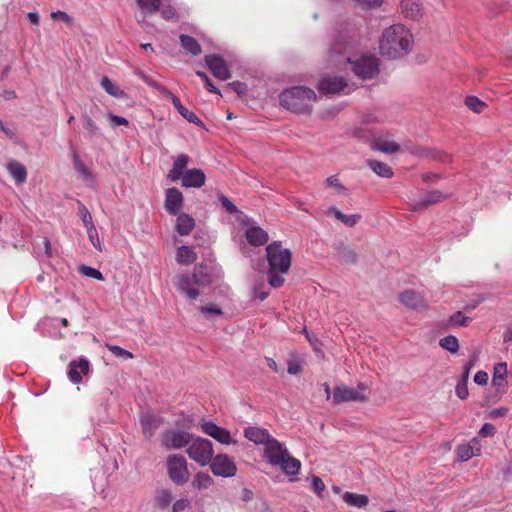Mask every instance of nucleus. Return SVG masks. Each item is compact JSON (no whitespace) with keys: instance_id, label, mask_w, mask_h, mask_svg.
<instances>
[{"instance_id":"5fc2aeb1","label":"nucleus","mask_w":512,"mask_h":512,"mask_svg":"<svg viewBox=\"0 0 512 512\" xmlns=\"http://www.w3.org/2000/svg\"><path fill=\"white\" fill-rule=\"evenodd\" d=\"M196 75L199 76L205 82V86L208 91H210L212 93H216V94H221L220 90L216 86L213 85L210 78L208 77V75L205 72L197 71Z\"/></svg>"},{"instance_id":"0eeeda50","label":"nucleus","mask_w":512,"mask_h":512,"mask_svg":"<svg viewBox=\"0 0 512 512\" xmlns=\"http://www.w3.org/2000/svg\"><path fill=\"white\" fill-rule=\"evenodd\" d=\"M166 463L168 476L174 484L184 485L189 481L190 473L183 455L170 454Z\"/></svg>"},{"instance_id":"423d86ee","label":"nucleus","mask_w":512,"mask_h":512,"mask_svg":"<svg viewBox=\"0 0 512 512\" xmlns=\"http://www.w3.org/2000/svg\"><path fill=\"white\" fill-rule=\"evenodd\" d=\"M355 76L362 80H370L379 74V60L373 55L346 58Z\"/></svg>"},{"instance_id":"ea45409f","label":"nucleus","mask_w":512,"mask_h":512,"mask_svg":"<svg viewBox=\"0 0 512 512\" xmlns=\"http://www.w3.org/2000/svg\"><path fill=\"white\" fill-rule=\"evenodd\" d=\"M466 106L475 113H482L487 106L485 102L481 101L476 96H467L465 99Z\"/></svg>"},{"instance_id":"ddd939ff","label":"nucleus","mask_w":512,"mask_h":512,"mask_svg":"<svg viewBox=\"0 0 512 512\" xmlns=\"http://www.w3.org/2000/svg\"><path fill=\"white\" fill-rule=\"evenodd\" d=\"M204 60L207 67L216 78L227 80L231 77V72L226 64L225 59L221 55H206Z\"/></svg>"},{"instance_id":"2f4dec72","label":"nucleus","mask_w":512,"mask_h":512,"mask_svg":"<svg viewBox=\"0 0 512 512\" xmlns=\"http://www.w3.org/2000/svg\"><path fill=\"white\" fill-rule=\"evenodd\" d=\"M197 256L194 250L189 246H181L177 250L176 260L180 264L189 265L196 261Z\"/></svg>"},{"instance_id":"412c9836","label":"nucleus","mask_w":512,"mask_h":512,"mask_svg":"<svg viewBox=\"0 0 512 512\" xmlns=\"http://www.w3.org/2000/svg\"><path fill=\"white\" fill-rule=\"evenodd\" d=\"M244 436L255 444L264 445L273 438L266 429L254 426L247 427L244 430Z\"/></svg>"},{"instance_id":"cd10ccee","label":"nucleus","mask_w":512,"mask_h":512,"mask_svg":"<svg viewBox=\"0 0 512 512\" xmlns=\"http://www.w3.org/2000/svg\"><path fill=\"white\" fill-rule=\"evenodd\" d=\"M350 49L348 39L342 35H336L330 43L329 52L331 55H344Z\"/></svg>"},{"instance_id":"8fccbe9b","label":"nucleus","mask_w":512,"mask_h":512,"mask_svg":"<svg viewBox=\"0 0 512 512\" xmlns=\"http://www.w3.org/2000/svg\"><path fill=\"white\" fill-rule=\"evenodd\" d=\"M79 214H80V217L82 219V222H83L85 228H88V227L94 225L90 212L88 211L87 207L82 203H79Z\"/></svg>"},{"instance_id":"7c9ffc66","label":"nucleus","mask_w":512,"mask_h":512,"mask_svg":"<svg viewBox=\"0 0 512 512\" xmlns=\"http://www.w3.org/2000/svg\"><path fill=\"white\" fill-rule=\"evenodd\" d=\"M328 213L333 214L337 220L341 221L344 225L348 227H354L361 219L360 214L346 215L336 207H330L328 209Z\"/></svg>"},{"instance_id":"39448f33","label":"nucleus","mask_w":512,"mask_h":512,"mask_svg":"<svg viewBox=\"0 0 512 512\" xmlns=\"http://www.w3.org/2000/svg\"><path fill=\"white\" fill-rule=\"evenodd\" d=\"M212 282L211 273L205 264L195 265L192 276L179 274L175 277L174 284L179 293L185 295L189 300H195L200 292L193 287H205Z\"/></svg>"},{"instance_id":"bf43d9fd","label":"nucleus","mask_w":512,"mask_h":512,"mask_svg":"<svg viewBox=\"0 0 512 512\" xmlns=\"http://www.w3.org/2000/svg\"><path fill=\"white\" fill-rule=\"evenodd\" d=\"M383 0H355V2L363 9L376 8L381 5Z\"/></svg>"},{"instance_id":"4c0bfd02","label":"nucleus","mask_w":512,"mask_h":512,"mask_svg":"<svg viewBox=\"0 0 512 512\" xmlns=\"http://www.w3.org/2000/svg\"><path fill=\"white\" fill-rule=\"evenodd\" d=\"M73 166L76 172L79 173L83 177V179H92L91 171L86 166V164L81 160V158L76 152L73 153Z\"/></svg>"},{"instance_id":"b1692460","label":"nucleus","mask_w":512,"mask_h":512,"mask_svg":"<svg viewBox=\"0 0 512 512\" xmlns=\"http://www.w3.org/2000/svg\"><path fill=\"white\" fill-rule=\"evenodd\" d=\"M189 156L187 154H180L174 161L172 169L168 173V178L172 182H177L185 173V169L189 163Z\"/></svg>"},{"instance_id":"f704fd0d","label":"nucleus","mask_w":512,"mask_h":512,"mask_svg":"<svg viewBox=\"0 0 512 512\" xmlns=\"http://www.w3.org/2000/svg\"><path fill=\"white\" fill-rule=\"evenodd\" d=\"M507 375V363L500 362L494 366L492 384L496 387H503Z\"/></svg>"},{"instance_id":"58836bf2","label":"nucleus","mask_w":512,"mask_h":512,"mask_svg":"<svg viewBox=\"0 0 512 512\" xmlns=\"http://www.w3.org/2000/svg\"><path fill=\"white\" fill-rule=\"evenodd\" d=\"M439 344L442 348L450 351L451 353H456L459 349L458 339L453 335L441 338Z\"/></svg>"},{"instance_id":"9d476101","label":"nucleus","mask_w":512,"mask_h":512,"mask_svg":"<svg viewBox=\"0 0 512 512\" xmlns=\"http://www.w3.org/2000/svg\"><path fill=\"white\" fill-rule=\"evenodd\" d=\"M192 438L193 436L189 432L169 429L162 434L161 441L167 449H180L187 446Z\"/></svg>"},{"instance_id":"20e7f679","label":"nucleus","mask_w":512,"mask_h":512,"mask_svg":"<svg viewBox=\"0 0 512 512\" xmlns=\"http://www.w3.org/2000/svg\"><path fill=\"white\" fill-rule=\"evenodd\" d=\"M264 458L272 466H279L281 470L289 476H296L301 468V462L291 456L277 439L272 438L264 449Z\"/></svg>"},{"instance_id":"c03bdc74","label":"nucleus","mask_w":512,"mask_h":512,"mask_svg":"<svg viewBox=\"0 0 512 512\" xmlns=\"http://www.w3.org/2000/svg\"><path fill=\"white\" fill-rule=\"evenodd\" d=\"M457 455L460 461H467L475 456L474 448L469 444L459 445Z\"/></svg>"},{"instance_id":"13d9d810","label":"nucleus","mask_w":512,"mask_h":512,"mask_svg":"<svg viewBox=\"0 0 512 512\" xmlns=\"http://www.w3.org/2000/svg\"><path fill=\"white\" fill-rule=\"evenodd\" d=\"M312 488H313L314 492L318 496L321 497V493L325 489V484H324L323 480L320 477L314 475L312 477Z\"/></svg>"},{"instance_id":"052dcab7","label":"nucleus","mask_w":512,"mask_h":512,"mask_svg":"<svg viewBox=\"0 0 512 512\" xmlns=\"http://www.w3.org/2000/svg\"><path fill=\"white\" fill-rule=\"evenodd\" d=\"M108 119L111 123L112 126L114 127H117V126H120V125H128V120L122 116H117V115H114L112 113H109L108 114Z\"/></svg>"},{"instance_id":"f257e3e1","label":"nucleus","mask_w":512,"mask_h":512,"mask_svg":"<svg viewBox=\"0 0 512 512\" xmlns=\"http://www.w3.org/2000/svg\"><path fill=\"white\" fill-rule=\"evenodd\" d=\"M412 34L402 24L386 28L379 41V52L389 59L401 58L412 49Z\"/></svg>"},{"instance_id":"864d4df0","label":"nucleus","mask_w":512,"mask_h":512,"mask_svg":"<svg viewBox=\"0 0 512 512\" xmlns=\"http://www.w3.org/2000/svg\"><path fill=\"white\" fill-rule=\"evenodd\" d=\"M109 351H111L116 357L133 358V354L120 346L117 345H106Z\"/></svg>"},{"instance_id":"49530a36","label":"nucleus","mask_w":512,"mask_h":512,"mask_svg":"<svg viewBox=\"0 0 512 512\" xmlns=\"http://www.w3.org/2000/svg\"><path fill=\"white\" fill-rule=\"evenodd\" d=\"M86 230H87L89 240H90L91 244L93 245V247L98 251H102L101 242H100L98 232L96 230L95 225L86 228Z\"/></svg>"},{"instance_id":"69168bd1","label":"nucleus","mask_w":512,"mask_h":512,"mask_svg":"<svg viewBox=\"0 0 512 512\" xmlns=\"http://www.w3.org/2000/svg\"><path fill=\"white\" fill-rule=\"evenodd\" d=\"M189 507V501L187 499H179L173 504L172 512H182Z\"/></svg>"},{"instance_id":"de8ad7c7","label":"nucleus","mask_w":512,"mask_h":512,"mask_svg":"<svg viewBox=\"0 0 512 512\" xmlns=\"http://www.w3.org/2000/svg\"><path fill=\"white\" fill-rule=\"evenodd\" d=\"M470 318L465 316L462 312L457 311L449 317V323L452 325L467 326Z\"/></svg>"},{"instance_id":"6e6552de","label":"nucleus","mask_w":512,"mask_h":512,"mask_svg":"<svg viewBox=\"0 0 512 512\" xmlns=\"http://www.w3.org/2000/svg\"><path fill=\"white\" fill-rule=\"evenodd\" d=\"M213 444L210 440L197 438L187 448L188 456L201 466H205L213 458Z\"/></svg>"},{"instance_id":"774afa93","label":"nucleus","mask_w":512,"mask_h":512,"mask_svg":"<svg viewBox=\"0 0 512 512\" xmlns=\"http://www.w3.org/2000/svg\"><path fill=\"white\" fill-rule=\"evenodd\" d=\"M161 15L164 19L171 20L175 18L176 10L172 6L168 5L162 9Z\"/></svg>"},{"instance_id":"1a4fd4ad","label":"nucleus","mask_w":512,"mask_h":512,"mask_svg":"<svg viewBox=\"0 0 512 512\" xmlns=\"http://www.w3.org/2000/svg\"><path fill=\"white\" fill-rule=\"evenodd\" d=\"M368 387L364 383H359L356 388H350L346 385L335 387L333 391V403L340 404L348 401L364 402L368 398L366 391Z\"/></svg>"},{"instance_id":"c9c22d12","label":"nucleus","mask_w":512,"mask_h":512,"mask_svg":"<svg viewBox=\"0 0 512 512\" xmlns=\"http://www.w3.org/2000/svg\"><path fill=\"white\" fill-rule=\"evenodd\" d=\"M101 87L106 93L116 98H123L126 93L115 83H113L107 76H104L101 80Z\"/></svg>"},{"instance_id":"a18cd8bd","label":"nucleus","mask_w":512,"mask_h":512,"mask_svg":"<svg viewBox=\"0 0 512 512\" xmlns=\"http://www.w3.org/2000/svg\"><path fill=\"white\" fill-rule=\"evenodd\" d=\"M218 198L222 207L229 214H242V212L237 208V206L226 195L219 194Z\"/></svg>"},{"instance_id":"9b49d317","label":"nucleus","mask_w":512,"mask_h":512,"mask_svg":"<svg viewBox=\"0 0 512 512\" xmlns=\"http://www.w3.org/2000/svg\"><path fill=\"white\" fill-rule=\"evenodd\" d=\"M210 468L214 475L232 477L236 474L235 463L225 454H219L210 461Z\"/></svg>"},{"instance_id":"aec40b11","label":"nucleus","mask_w":512,"mask_h":512,"mask_svg":"<svg viewBox=\"0 0 512 512\" xmlns=\"http://www.w3.org/2000/svg\"><path fill=\"white\" fill-rule=\"evenodd\" d=\"M401 10L405 18L419 20L422 17V3L420 0H400Z\"/></svg>"},{"instance_id":"0e129e2a","label":"nucleus","mask_w":512,"mask_h":512,"mask_svg":"<svg viewBox=\"0 0 512 512\" xmlns=\"http://www.w3.org/2000/svg\"><path fill=\"white\" fill-rule=\"evenodd\" d=\"M430 151H431V153L429 154L428 158H431V159H434V160H438V161H442V162H445L449 158V156L446 153L438 151L436 149L430 148Z\"/></svg>"},{"instance_id":"6e6d98bb","label":"nucleus","mask_w":512,"mask_h":512,"mask_svg":"<svg viewBox=\"0 0 512 512\" xmlns=\"http://www.w3.org/2000/svg\"><path fill=\"white\" fill-rule=\"evenodd\" d=\"M467 383V381L459 380L455 387L456 395L462 400L466 399L469 395Z\"/></svg>"},{"instance_id":"f03ea898","label":"nucleus","mask_w":512,"mask_h":512,"mask_svg":"<svg viewBox=\"0 0 512 512\" xmlns=\"http://www.w3.org/2000/svg\"><path fill=\"white\" fill-rule=\"evenodd\" d=\"M266 257L269 264V284L279 288L284 284L285 279L281 274L288 273L291 267L292 252L282 246L281 241H273L266 247Z\"/></svg>"},{"instance_id":"680f3d73","label":"nucleus","mask_w":512,"mask_h":512,"mask_svg":"<svg viewBox=\"0 0 512 512\" xmlns=\"http://www.w3.org/2000/svg\"><path fill=\"white\" fill-rule=\"evenodd\" d=\"M496 432V428L494 425L490 424V423H485L480 431H479V435L481 437H489V436H493Z\"/></svg>"},{"instance_id":"c756f323","label":"nucleus","mask_w":512,"mask_h":512,"mask_svg":"<svg viewBox=\"0 0 512 512\" xmlns=\"http://www.w3.org/2000/svg\"><path fill=\"white\" fill-rule=\"evenodd\" d=\"M337 252L342 257L343 261L347 265H355L358 262V255L354 249L349 247L343 242H340L336 246Z\"/></svg>"},{"instance_id":"bb28decb","label":"nucleus","mask_w":512,"mask_h":512,"mask_svg":"<svg viewBox=\"0 0 512 512\" xmlns=\"http://www.w3.org/2000/svg\"><path fill=\"white\" fill-rule=\"evenodd\" d=\"M176 216V231L182 236L188 235L195 226L194 218L183 212H178Z\"/></svg>"},{"instance_id":"e2e57ef3","label":"nucleus","mask_w":512,"mask_h":512,"mask_svg":"<svg viewBox=\"0 0 512 512\" xmlns=\"http://www.w3.org/2000/svg\"><path fill=\"white\" fill-rule=\"evenodd\" d=\"M329 186L337 188L341 192H346V188L340 183L336 175H332L326 179Z\"/></svg>"},{"instance_id":"c85d7f7f","label":"nucleus","mask_w":512,"mask_h":512,"mask_svg":"<svg viewBox=\"0 0 512 512\" xmlns=\"http://www.w3.org/2000/svg\"><path fill=\"white\" fill-rule=\"evenodd\" d=\"M181 47L188 53L193 56H198L201 54L202 49L200 44L197 42L195 38L189 36L187 34H181L179 36Z\"/></svg>"},{"instance_id":"393cba45","label":"nucleus","mask_w":512,"mask_h":512,"mask_svg":"<svg viewBox=\"0 0 512 512\" xmlns=\"http://www.w3.org/2000/svg\"><path fill=\"white\" fill-rule=\"evenodd\" d=\"M448 195L443 194L439 190L429 192L424 199L413 204V211H422L428 206L445 200Z\"/></svg>"},{"instance_id":"79ce46f5","label":"nucleus","mask_w":512,"mask_h":512,"mask_svg":"<svg viewBox=\"0 0 512 512\" xmlns=\"http://www.w3.org/2000/svg\"><path fill=\"white\" fill-rule=\"evenodd\" d=\"M213 482V479L205 473H197L193 480V485L199 489H207Z\"/></svg>"},{"instance_id":"473e14b6","label":"nucleus","mask_w":512,"mask_h":512,"mask_svg":"<svg viewBox=\"0 0 512 512\" xmlns=\"http://www.w3.org/2000/svg\"><path fill=\"white\" fill-rule=\"evenodd\" d=\"M367 165L378 176L384 178H391L393 176L392 168L384 162H380L377 160H368Z\"/></svg>"},{"instance_id":"f8f14e48","label":"nucleus","mask_w":512,"mask_h":512,"mask_svg":"<svg viewBox=\"0 0 512 512\" xmlns=\"http://www.w3.org/2000/svg\"><path fill=\"white\" fill-rule=\"evenodd\" d=\"M348 83L342 76H323L317 85L318 90L325 95L339 94L347 87Z\"/></svg>"},{"instance_id":"09e8293b","label":"nucleus","mask_w":512,"mask_h":512,"mask_svg":"<svg viewBox=\"0 0 512 512\" xmlns=\"http://www.w3.org/2000/svg\"><path fill=\"white\" fill-rule=\"evenodd\" d=\"M226 89H231L235 91L237 95L240 97L245 96L248 91L247 84L241 81H233L228 83L226 85Z\"/></svg>"},{"instance_id":"4be33fe9","label":"nucleus","mask_w":512,"mask_h":512,"mask_svg":"<svg viewBox=\"0 0 512 512\" xmlns=\"http://www.w3.org/2000/svg\"><path fill=\"white\" fill-rule=\"evenodd\" d=\"M140 423L143 434L150 439L160 427L162 420L155 418L150 412H145L141 414Z\"/></svg>"},{"instance_id":"3c124183","label":"nucleus","mask_w":512,"mask_h":512,"mask_svg":"<svg viewBox=\"0 0 512 512\" xmlns=\"http://www.w3.org/2000/svg\"><path fill=\"white\" fill-rule=\"evenodd\" d=\"M138 5L148 12L159 10L160 0H137Z\"/></svg>"},{"instance_id":"4d7b16f0","label":"nucleus","mask_w":512,"mask_h":512,"mask_svg":"<svg viewBox=\"0 0 512 512\" xmlns=\"http://www.w3.org/2000/svg\"><path fill=\"white\" fill-rule=\"evenodd\" d=\"M172 501V495L169 490H161L158 495V502L161 506L166 507Z\"/></svg>"},{"instance_id":"a211bd4d","label":"nucleus","mask_w":512,"mask_h":512,"mask_svg":"<svg viewBox=\"0 0 512 512\" xmlns=\"http://www.w3.org/2000/svg\"><path fill=\"white\" fill-rule=\"evenodd\" d=\"M180 179L185 188H200L205 184L206 176L202 169L193 168L186 170Z\"/></svg>"},{"instance_id":"603ef678","label":"nucleus","mask_w":512,"mask_h":512,"mask_svg":"<svg viewBox=\"0 0 512 512\" xmlns=\"http://www.w3.org/2000/svg\"><path fill=\"white\" fill-rule=\"evenodd\" d=\"M51 18L54 20H61L69 27H71L74 22L73 18L70 15H68L66 12H63V11L52 12Z\"/></svg>"},{"instance_id":"7ed1b4c3","label":"nucleus","mask_w":512,"mask_h":512,"mask_svg":"<svg viewBox=\"0 0 512 512\" xmlns=\"http://www.w3.org/2000/svg\"><path fill=\"white\" fill-rule=\"evenodd\" d=\"M315 100V91L305 86H294L280 94V104L297 114L311 113Z\"/></svg>"},{"instance_id":"72a5a7b5","label":"nucleus","mask_w":512,"mask_h":512,"mask_svg":"<svg viewBox=\"0 0 512 512\" xmlns=\"http://www.w3.org/2000/svg\"><path fill=\"white\" fill-rule=\"evenodd\" d=\"M343 499L348 505L357 507V508L365 507L369 502V499L366 495L356 494V493H352V492H346L343 495Z\"/></svg>"},{"instance_id":"a19ab883","label":"nucleus","mask_w":512,"mask_h":512,"mask_svg":"<svg viewBox=\"0 0 512 512\" xmlns=\"http://www.w3.org/2000/svg\"><path fill=\"white\" fill-rule=\"evenodd\" d=\"M83 122H84V127H85L89 137L90 138L95 137L99 132V127L97 126L95 121L92 119V117L90 115H88L87 113H85L83 115Z\"/></svg>"},{"instance_id":"5701e85b","label":"nucleus","mask_w":512,"mask_h":512,"mask_svg":"<svg viewBox=\"0 0 512 512\" xmlns=\"http://www.w3.org/2000/svg\"><path fill=\"white\" fill-rule=\"evenodd\" d=\"M247 242L255 247L262 246L268 242V233L259 226H252L245 233Z\"/></svg>"},{"instance_id":"338daca9","label":"nucleus","mask_w":512,"mask_h":512,"mask_svg":"<svg viewBox=\"0 0 512 512\" xmlns=\"http://www.w3.org/2000/svg\"><path fill=\"white\" fill-rule=\"evenodd\" d=\"M287 372L290 375L299 374L301 372V365L296 360H290V361H288Z\"/></svg>"},{"instance_id":"4468645a","label":"nucleus","mask_w":512,"mask_h":512,"mask_svg":"<svg viewBox=\"0 0 512 512\" xmlns=\"http://www.w3.org/2000/svg\"><path fill=\"white\" fill-rule=\"evenodd\" d=\"M161 94L164 97L171 100L177 112L188 122L193 123L199 127H204V123L196 116V114L193 111H190L186 107H184L180 99L177 96H175L170 90H168L167 88H161Z\"/></svg>"},{"instance_id":"2eb2a0df","label":"nucleus","mask_w":512,"mask_h":512,"mask_svg":"<svg viewBox=\"0 0 512 512\" xmlns=\"http://www.w3.org/2000/svg\"><path fill=\"white\" fill-rule=\"evenodd\" d=\"M184 203L182 192L175 188H168L165 192V209L170 215H177Z\"/></svg>"},{"instance_id":"6ab92c4d","label":"nucleus","mask_w":512,"mask_h":512,"mask_svg":"<svg viewBox=\"0 0 512 512\" xmlns=\"http://www.w3.org/2000/svg\"><path fill=\"white\" fill-rule=\"evenodd\" d=\"M89 372V362L85 358L79 359V361H71L69 364L68 376L73 383H80L82 375H86Z\"/></svg>"},{"instance_id":"a878e982","label":"nucleus","mask_w":512,"mask_h":512,"mask_svg":"<svg viewBox=\"0 0 512 512\" xmlns=\"http://www.w3.org/2000/svg\"><path fill=\"white\" fill-rule=\"evenodd\" d=\"M6 169L16 184H21L26 181L28 175L27 169L17 160H10L6 165Z\"/></svg>"},{"instance_id":"dca6fc26","label":"nucleus","mask_w":512,"mask_h":512,"mask_svg":"<svg viewBox=\"0 0 512 512\" xmlns=\"http://www.w3.org/2000/svg\"><path fill=\"white\" fill-rule=\"evenodd\" d=\"M201 427H202V430L204 431V433L211 436L218 442H220L222 444L233 443L231 434L227 429L220 427L211 421L203 422L201 424Z\"/></svg>"},{"instance_id":"37998d69","label":"nucleus","mask_w":512,"mask_h":512,"mask_svg":"<svg viewBox=\"0 0 512 512\" xmlns=\"http://www.w3.org/2000/svg\"><path fill=\"white\" fill-rule=\"evenodd\" d=\"M79 272L86 277H90V278H93V279H96L99 281L104 280V277H103V274L101 273V271L96 268H93L91 266L81 265L79 267Z\"/></svg>"},{"instance_id":"e433bc0d","label":"nucleus","mask_w":512,"mask_h":512,"mask_svg":"<svg viewBox=\"0 0 512 512\" xmlns=\"http://www.w3.org/2000/svg\"><path fill=\"white\" fill-rule=\"evenodd\" d=\"M373 148L383 153L392 154L399 151L400 146L394 141L376 140Z\"/></svg>"},{"instance_id":"f3484780","label":"nucleus","mask_w":512,"mask_h":512,"mask_svg":"<svg viewBox=\"0 0 512 512\" xmlns=\"http://www.w3.org/2000/svg\"><path fill=\"white\" fill-rule=\"evenodd\" d=\"M399 301L412 310H425L427 308L426 301L414 290H405L398 296Z\"/></svg>"}]
</instances>
